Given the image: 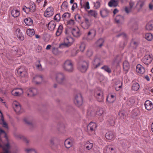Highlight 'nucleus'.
Masks as SVG:
<instances>
[{"instance_id": "nucleus-1", "label": "nucleus", "mask_w": 153, "mask_h": 153, "mask_svg": "<svg viewBox=\"0 0 153 153\" xmlns=\"http://www.w3.org/2000/svg\"><path fill=\"white\" fill-rule=\"evenodd\" d=\"M36 9V5L34 2L28 1L25 5L23 6L22 10L26 13L28 14L30 12H34Z\"/></svg>"}, {"instance_id": "nucleus-2", "label": "nucleus", "mask_w": 153, "mask_h": 153, "mask_svg": "<svg viewBox=\"0 0 153 153\" xmlns=\"http://www.w3.org/2000/svg\"><path fill=\"white\" fill-rule=\"evenodd\" d=\"M74 40L72 37H68L64 38L63 43L59 45V47H67L70 46L74 42Z\"/></svg>"}, {"instance_id": "nucleus-3", "label": "nucleus", "mask_w": 153, "mask_h": 153, "mask_svg": "<svg viewBox=\"0 0 153 153\" xmlns=\"http://www.w3.org/2000/svg\"><path fill=\"white\" fill-rule=\"evenodd\" d=\"M55 79L57 83L61 84H63L66 81L65 75L63 73L60 72L55 74Z\"/></svg>"}, {"instance_id": "nucleus-4", "label": "nucleus", "mask_w": 153, "mask_h": 153, "mask_svg": "<svg viewBox=\"0 0 153 153\" xmlns=\"http://www.w3.org/2000/svg\"><path fill=\"white\" fill-rule=\"evenodd\" d=\"M97 127L96 123L94 122H90L87 126L88 134L91 135L95 134V130Z\"/></svg>"}, {"instance_id": "nucleus-5", "label": "nucleus", "mask_w": 153, "mask_h": 153, "mask_svg": "<svg viewBox=\"0 0 153 153\" xmlns=\"http://www.w3.org/2000/svg\"><path fill=\"white\" fill-rule=\"evenodd\" d=\"M94 96L99 102H102L104 99L103 92L102 90L98 89L94 91Z\"/></svg>"}, {"instance_id": "nucleus-6", "label": "nucleus", "mask_w": 153, "mask_h": 153, "mask_svg": "<svg viewBox=\"0 0 153 153\" xmlns=\"http://www.w3.org/2000/svg\"><path fill=\"white\" fill-rule=\"evenodd\" d=\"M62 67L65 70L68 72H72L74 69L73 64L71 61L69 60L65 61Z\"/></svg>"}, {"instance_id": "nucleus-7", "label": "nucleus", "mask_w": 153, "mask_h": 153, "mask_svg": "<svg viewBox=\"0 0 153 153\" xmlns=\"http://www.w3.org/2000/svg\"><path fill=\"white\" fill-rule=\"evenodd\" d=\"M83 101L82 98L80 93L78 94L75 96L74 102L76 105L78 107L82 105Z\"/></svg>"}, {"instance_id": "nucleus-8", "label": "nucleus", "mask_w": 153, "mask_h": 153, "mask_svg": "<svg viewBox=\"0 0 153 153\" xmlns=\"http://www.w3.org/2000/svg\"><path fill=\"white\" fill-rule=\"evenodd\" d=\"M91 25V21L87 18H85L81 24V26L84 29H88Z\"/></svg>"}, {"instance_id": "nucleus-9", "label": "nucleus", "mask_w": 153, "mask_h": 153, "mask_svg": "<svg viewBox=\"0 0 153 153\" xmlns=\"http://www.w3.org/2000/svg\"><path fill=\"white\" fill-rule=\"evenodd\" d=\"M54 14V9L52 7H49L46 9L44 13V16L46 17H49Z\"/></svg>"}, {"instance_id": "nucleus-10", "label": "nucleus", "mask_w": 153, "mask_h": 153, "mask_svg": "<svg viewBox=\"0 0 153 153\" xmlns=\"http://www.w3.org/2000/svg\"><path fill=\"white\" fill-rule=\"evenodd\" d=\"M71 33L73 36L76 38L79 37L82 34V33L79 29L77 27L72 28L71 30Z\"/></svg>"}, {"instance_id": "nucleus-11", "label": "nucleus", "mask_w": 153, "mask_h": 153, "mask_svg": "<svg viewBox=\"0 0 153 153\" xmlns=\"http://www.w3.org/2000/svg\"><path fill=\"white\" fill-rule=\"evenodd\" d=\"M88 65V62L84 61L78 66V70L81 72H85L86 71Z\"/></svg>"}, {"instance_id": "nucleus-12", "label": "nucleus", "mask_w": 153, "mask_h": 153, "mask_svg": "<svg viewBox=\"0 0 153 153\" xmlns=\"http://www.w3.org/2000/svg\"><path fill=\"white\" fill-rule=\"evenodd\" d=\"M153 59L152 55H145L142 59V62L146 65H148L152 62Z\"/></svg>"}, {"instance_id": "nucleus-13", "label": "nucleus", "mask_w": 153, "mask_h": 153, "mask_svg": "<svg viewBox=\"0 0 153 153\" xmlns=\"http://www.w3.org/2000/svg\"><path fill=\"white\" fill-rule=\"evenodd\" d=\"M23 93V89L20 88H17L13 89L11 91V94L12 95L18 96L22 94Z\"/></svg>"}, {"instance_id": "nucleus-14", "label": "nucleus", "mask_w": 153, "mask_h": 153, "mask_svg": "<svg viewBox=\"0 0 153 153\" xmlns=\"http://www.w3.org/2000/svg\"><path fill=\"white\" fill-rule=\"evenodd\" d=\"M27 95L28 97H32L36 95L37 93V89L34 88H28L26 91Z\"/></svg>"}, {"instance_id": "nucleus-15", "label": "nucleus", "mask_w": 153, "mask_h": 153, "mask_svg": "<svg viewBox=\"0 0 153 153\" xmlns=\"http://www.w3.org/2000/svg\"><path fill=\"white\" fill-rule=\"evenodd\" d=\"M96 34V31L94 29L91 30L88 33L86 39L88 41L91 40L93 39Z\"/></svg>"}, {"instance_id": "nucleus-16", "label": "nucleus", "mask_w": 153, "mask_h": 153, "mask_svg": "<svg viewBox=\"0 0 153 153\" xmlns=\"http://www.w3.org/2000/svg\"><path fill=\"white\" fill-rule=\"evenodd\" d=\"M92 67L93 68H96L99 67L101 64V61L100 59L98 58H94L92 62Z\"/></svg>"}, {"instance_id": "nucleus-17", "label": "nucleus", "mask_w": 153, "mask_h": 153, "mask_svg": "<svg viewBox=\"0 0 153 153\" xmlns=\"http://www.w3.org/2000/svg\"><path fill=\"white\" fill-rule=\"evenodd\" d=\"M136 72L140 74H143L145 72V69L142 65L138 64L136 67Z\"/></svg>"}, {"instance_id": "nucleus-18", "label": "nucleus", "mask_w": 153, "mask_h": 153, "mask_svg": "<svg viewBox=\"0 0 153 153\" xmlns=\"http://www.w3.org/2000/svg\"><path fill=\"white\" fill-rule=\"evenodd\" d=\"M109 11L106 8H102L100 11V14L103 18L107 17L109 13Z\"/></svg>"}, {"instance_id": "nucleus-19", "label": "nucleus", "mask_w": 153, "mask_h": 153, "mask_svg": "<svg viewBox=\"0 0 153 153\" xmlns=\"http://www.w3.org/2000/svg\"><path fill=\"white\" fill-rule=\"evenodd\" d=\"M0 124L3 127L6 128H8V125L6 122L5 121L4 119V117L2 113L0 111Z\"/></svg>"}, {"instance_id": "nucleus-20", "label": "nucleus", "mask_w": 153, "mask_h": 153, "mask_svg": "<svg viewBox=\"0 0 153 153\" xmlns=\"http://www.w3.org/2000/svg\"><path fill=\"white\" fill-rule=\"evenodd\" d=\"M116 97L114 95L109 94L107 97L106 101L110 103H113Z\"/></svg>"}, {"instance_id": "nucleus-21", "label": "nucleus", "mask_w": 153, "mask_h": 153, "mask_svg": "<svg viewBox=\"0 0 153 153\" xmlns=\"http://www.w3.org/2000/svg\"><path fill=\"white\" fill-rule=\"evenodd\" d=\"M105 137L107 139L109 140H112L115 138L114 133L111 131L107 132L105 134Z\"/></svg>"}, {"instance_id": "nucleus-22", "label": "nucleus", "mask_w": 153, "mask_h": 153, "mask_svg": "<svg viewBox=\"0 0 153 153\" xmlns=\"http://www.w3.org/2000/svg\"><path fill=\"white\" fill-rule=\"evenodd\" d=\"M11 14L13 17H17L20 15V11L18 9L14 8L11 11Z\"/></svg>"}, {"instance_id": "nucleus-23", "label": "nucleus", "mask_w": 153, "mask_h": 153, "mask_svg": "<svg viewBox=\"0 0 153 153\" xmlns=\"http://www.w3.org/2000/svg\"><path fill=\"white\" fill-rule=\"evenodd\" d=\"M144 105L146 109L148 110H150L153 108L152 102L149 100H146L145 102Z\"/></svg>"}, {"instance_id": "nucleus-24", "label": "nucleus", "mask_w": 153, "mask_h": 153, "mask_svg": "<svg viewBox=\"0 0 153 153\" xmlns=\"http://www.w3.org/2000/svg\"><path fill=\"white\" fill-rule=\"evenodd\" d=\"M16 34L17 38L20 40H23L24 39V37L22 33L20 32L19 29H17L16 30Z\"/></svg>"}, {"instance_id": "nucleus-25", "label": "nucleus", "mask_w": 153, "mask_h": 153, "mask_svg": "<svg viewBox=\"0 0 153 153\" xmlns=\"http://www.w3.org/2000/svg\"><path fill=\"white\" fill-rule=\"evenodd\" d=\"M43 79L42 77L41 76H36L33 78V81L36 84H39Z\"/></svg>"}, {"instance_id": "nucleus-26", "label": "nucleus", "mask_w": 153, "mask_h": 153, "mask_svg": "<svg viewBox=\"0 0 153 153\" xmlns=\"http://www.w3.org/2000/svg\"><path fill=\"white\" fill-rule=\"evenodd\" d=\"M93 144L89 141H87L84 142V147L87 150H90L93 147Z\"/></svg>"}, {"instance_id": "nucleus-27", "label": "nucleus", "mask_w": 153, "mask_h": 153, "mask_svg": "<svg viewBox=\"0 0 153 153\" xmlns=\"http://www.w3.org/2000/svg\"><path fill=\"white\" fill-rule=\"evenodd\" d=\"M119 3V1L118 0H111L108 3V4L110 7H116Z\"/></svg>"}, {"instance_id": "nucleus-28", "label": "nucleus", "mask_w": 153, "mask_h": 153, "mask_svg": "<svg viewBox=\"0 0 153 153\" xmlns=\"http://www.w3.org/2000/svg\"><path fill=\"white\" fill-rule=\"evenodd\" d=\"M123 67L124 71L126 73H127L129 68V64L127 61H125L124 62L123 64Z\"/></svg>"}, {"instance_id": "nucleus-29", "label": "nucleus", "mask_w": 153, "mask_h": 153, "mask_svg": "<svg viewBox=\"0 0 153 153\" xmlns=\"http://www.w3.org/2000/svg\"><path fill=\"white\" fill-rule=\"evenodd\" d=\"M81 8H84L85 10H89L90 9V4L88 1H85L83 4L80 3Z\"/></svg>"}, {"instance_id": "nucleus-30", "label": "nucleus", "mask_w": 153, "mask_h": 153, "mask_svg": "<svg viewBox=\"0 0 153 153\" xmlns=\"http://www.w3.org/2000/svg\"><path fill=\"white\" fill-rule=\"evenodd\" d=\"M64 144L67 148H69L72 145V141L70 139H68L65 141Z\"/></svg>"}, {"instance_id": "nucleus-31", "label": "nucleus", "mask_w": 153, "mask_h": 153, "mask_svg": "<svg viewBox=\"0 0 153 153\" xmlns=\"http://www.w3.org/2000/svg\"><path fill=\"white\" fill-rule=\"evenodd\" d=\"M56 23L54 21H51L49 22L48 25V29L52 30L54 29L56 26Z\"/></svg>"}, {"instance_id": "nucleus-32", "label": "nucleus", "mask_w": 153, "mask_h": 153, "mask_svg": "<svg viewBox=\"0 0 153 153\" xmlns=\"http://www.w3.org/2000/svg\"><path fill=\"white\" fill-rule=\"evenodd\" d=\"M122 83L120 81L118 80L115 83L114 88L116 91H119L122 88Z\"/></svg>"}, {"instance_id": "nucleus-33", "label": "nucleus", "mask_w": 153, "mask_h": 153, "mask_svg": "<svg viewBox=\"0 0 153 153\" xmlns=\"http://www.w3.org/2000/svg\"><path fill=\"white\" fill-rule=\"evenodd\" d=\"M14 51L16 52L15 53L18 55V56H19L22 55L24 53V51L21 48H16V49L14 50Z\"/></svg>"}, {"instance_id": "nucleus-34", "label": "nucleus", "mask_w": 153, "mask_h": 153, "mask_svg": "<svg viewBox=\"0 0 153 153\" xmlns=\"http://www.w3.org/2000/svg\"><path fill=\"white\" fill-rule=\"evenodd\" d=\"M24 22L27 26H30L33 24V20L31 18L28 17L25 19Z\"/></svg>"}, {"instance_id": "nucleus-35", "label": "nucleus", "mask_w": 153, "mask_h": 153, "mask_svg": "<svg viewBox=\"0 0 153 153\" xmlns=\"http://www.w3.org/2000/svg\"><path fill=\"white\" fill-rule=\"evenodd\" d=\"M140 88L139 84L137 82H134L132 85L131 90L134 91H137Z\"/></svg>"}, {"instance_id": "nucleus-36", "label": "nucleus", "mask_w": 153, "mask_h": 153, "mask_svg": "<svg viewBox=\"0 0 153 153\" xmlns=\"http://www.w3.org/2000/svg\"><path fill=\"white\" fill-rule=\"evenodd\" d=\"M153 21H151L149 22L146 26V29L148 30H151L153 28Z\"/></svg>"}, {"instance_id": "nucleus-37", "label": "nucleus", "mask_w": 153, "mask_h": 153, "mask_svg": "<svg viewBox=\"0 0 153 153\" xmlns=\"http://www.w3.org/2000/svg\"><path fill=\"white\" fill-rule=\"evenodd\" d=\"M135 100L133 97H131L128 99V100L127 104L129 106L133 105L134 103Z\"/></svg>"}, {"instance_id": "nucleus-38", "label": "nucleus", "mask_w": 153, "mask_h": 153, "mask_svg": "<svg viewBox=\"0 0 153 153\" xmlns=\"http://www.w3.org/2000/svg\"><path fill=\"white\" fill-rule=\"evenodd\" d=\"M134 5V3L132 1H130L129 2L130 8L126 7L125 8V10L127 13H129L131 10V9Z\"/></svg>"}, {"instance_id": "nucleus-39", "label": "nucleus", "mask_w": 153, "mask_h": 153, "mask_svg": "<svg viewBox=\"0 0 153 153\" xmlns=\"http://www.w3.org/2000/svg\"><path fill=\"white\" fill-rule=\"evenodd\" d=\"M62 26L61 25H59L56 33V35L57 36H59L61 34L62 32Z\"/></svg>"}, {"instance_id": "nucleus-40", "label": "nucleus", "mask_w": 153, "mask_h": 153, "mask_svg": "<svg viewBox=\"0 0 153 153\" xmlns=\"http://www.w3.org/2000/svg\"><path fill=\"white\" fill-rule=\"evenodd\" d=\"M88 13L90 15L93 16L95 18L97 17V13L95 10H90L88 12Z\"/></svg>"}, {"instance_id": "nucleus-41", "label": "nucleus", "mask_w": 153, "mask_h": 153, "mask_svg": "<svg viewBox=\"0 0 153 153\" xmlns=\"http://www.w3.org/2000/svg\"><path fill=\"white\" fill-rule=\"evenodd\" d=\"M18 75L21 77V78L24 79H26L27 77V71L26 70L21 73H18Z\"/></svg>"}, {"instance_id": "nucleus-42", "label": "nucleus", "mask_w": 153, "mask_h": 153, "mask_svg": "<svg viewBox=\"0 0 153 153\" xmlns=\"http://www.w3.org/2000/svg\"><path fill=\"white\" fill-rule=\"evenodd\" d=\"M103 113V110L102 108H98L96 112V114L97 116H102Z\"/></svg>"}, {"instance_id": "nucleus-43", "label": "nucleus", "mask_w": 153, "mask_h": 153, "mask_svg": "<svg viewBox=\"0 0 153 153\" xmlns=\"http://www.w3.org/2000/svg\"><path fill=\"white\" fill-rule=\"evenodd\" d=\"M104 42V40L102 39H99L96 43L97 46L101 47Z\"/></svg>"}, {"instance_id": "nucleus-44", "label": "nucleus", "mask_w": 153, "mask_h": 153, "mask_svg": "<svg viewBox=\"0 0 153 153\" xmlns=\"http://www.w3.org/2000/svg\"><path fill=\"white\" fill-rule=\"evenodd\" d=\"M27 34L29 36H32L34 35L35 33V31L33 29H28L27 30Z\"/></svg>"}, {"instance_id": "nucleus-45", "label": "nucleus", "mask_w": 153, "mask_h": 153, "mask_svg": "<svg viewBox=\"0 0 153 153\" xmlns=\"http://www.w3.org/2000/svg\"><path fill=\"white\" fill-rule=\"evenodd\" d=\"M153 36L150 33H147L146 34L145 38L148 41H150L153 39Z\"/></svg>"}, {"instance_id": "nucleus-46", "label": "nucleus", "mask_w": 153, "mask_h": 153, "mask_svg": "<svg viewBox=\"0 0 153 153\" xmlns=\"http://www.w3.org/2000/svg\"><path fill=\"white\" fill-rule=\"evenodd\" d=\"M101 69L104 70V71L107 72L108 73H110L111 72V69L108 66L104 65L101 68Z\"/></svg>"}, {"instance_id": "nucleus-47", "label": "nucleus", "mask_w": 153, "mask_h": 153, "mask_svg": "<svg viewBox=\"0 0 153 153\" xmlns=\"http://www.w3.org/2000/svg\"><path fill=\"white\" fill-rule=\"evenodd\" d=\"M85 47L86 45L84 43H82L79 46L80 51L81 52H83L84 51Z\"/></svg>"}, {"instance_id": "nucleus-48", "label": "nucleus", "mask_w": 153, "mask_h": 153, "mask_svg": "<svg viewBox=\"0 0 153 153\" xmlns=\"http://www.w3.org/2000/svg\"><path fill=\"white\" fill-rule=\"evenodd\" d=\"M144 3L145 1L143 0H140L137 2V5L141 8L144 5Z\"/></svg>"}, {"instance_id": "nucleus-49", "label": "nucleus", "mask_w": 153, "mask_h": 153, "mask_svg": "<svg viewBox=\"0 0 153 153\" xmlns=\"http://www.w3.org/2000/svg\"><path fill=\"white\" fill-rule=\"evenodd\" d=\"M27 153H37L35 149H25Z\"/></svg>"}, {"instance_id": "nucleus-50", "label": "nucleus", "mask_w": 153, "mask_h": 153, "mask_svg": "<svg viewBox=\"0 0 153 153\" xmlns=\"http://www.w3.org/2000/svg\"><path fill=\"white\" fill-rule=\"evenodd\" d=\"M94 7L95 9H97L99 8L100 6V4L99 1H97L94 2Z\"/></svg>"}, {"instance_id": "nucleus-51", "label": "nucleus", "mask_w": 153, "mask_h": 153, "mask_svg": "<svg viewBox=\"0 0 153 153\" xmlns=\"http://www.w3.org/2000/svg\"><path fill=\"white\" fill-rule=\"evenodd\" d=\"M79 51L76 49H74L71 51V55L73 56H75L79 52Z\"/></svg>"}, {"instance_id": "nucleus-52", "label": "nucleus", "mask_w": 153, "mask_h": 153, "mask_svg": "<svg viewBox=\"0 0 153 153\" xmlns=\"http://www.w3.org/2000/svg\"><path fill=\"white\" fill-rule=\"evenodd\" d=\"M86 54L88 57H91L93 55L92 51L90 49H88L86 52Z\"/></svg>"}, {"instance_id": "nucleus-53", "label": "nucleus", "mask_w": 153, "mask_h": 153, "mask_svg": "<svg viewBox=\"0 0 153 153\" xmlns=\"http://www.w3.org/2000/svg\"><path fill=\"white\" fill-rule=\"evenodd\" d=\"M26 70L25 67L23 66H21L17 70L18 73H21L23 71Z\"/></svg>"}, {"instance_id": "nucleus-54", "label": "nucleus", "mask_w": 153, "mask_h": 153, "mask_svg": "<svg viewBox=\"0 0 153 153\" xmlns=\"http://www.w3.org/2000/svg\"><path fill=\"white\" fill-rule=\"evenodd\" d=\"M75 23L74 20L72 19H70L68 21L67 24L69 26H72L74 25Z\"/></svg>"}, {"instance_id": "nucleus-55", "label": "nucleus", "mask_w": 153, "mask_h": 153, "mask_svg": "<svg viewBox=\"0 0 153 153\" xmlns=\"http://www.w3.org/2000/svg\"><path fill=\"white\" fill-rule=\"evenodd\" d=\"M24 121L26 124L29 125H32V122L30 121L28 118H25L24 119Z\"/></svg>"}, {"instance_id": "nucleus-56", "label": "nucleus", "mask_w": 153, "mask_h": 153, "mask_svg": "<svg viewBox=\"0 0 153 153\" xmlns=\"http://www.w3.org/2000/svg\"><path fill=\"white\" fill-rule=\"evenodd\" d=\"M15 111L17 114H19L21 112V108L20 105L18 106V107H16L14 108Z\"/></svg>"}, {"instance_id": "nucleus-57", "label": "nucleus", "mask_w": 153, "mask_h": 153, "mask_svg": "<svg viewBox=\"0 0 153 153\" xmlns=\"http://www.w3.org/2000/svg\"><path fill=\"white\" fill-rule=\"evenodd\" d=\"M60 14H56L54 17V19L57 22L59 21L60 19Z\"/></svg>"}, {"instance_id": "nucleus-58", "label": "nucleus", "mask_w": 153, "mask_h": 153, "mask_svg": "<svg viewBox=\"0 0 153 153\" xmlns=\"http://www.w3.org/2000/svg\"><path fill=\"white\" fill-rule=\"evenodd\" d=\"M52 52L53 54H57L58 52V48L54 47H52Z\"/></svg>"}, {"instance_id": "nucleus-59", "label": "nucleus", "mask_w": 153, "mask_h": 153, "mask_svg": "<svg viewBox=\"0 0 153 153\" xmlns=\"http://www.w3.org/2000/svg\"><path fill=\"white\" fill-rule=\"evenodd\" d=\"M13 107L14 108L16 107H18V106L20 105V104L17 101H14L13 103Z\"/></svg>"}, {"instance_id": "nucleus-60", "label": "nucleus", "mask_w": 153, "mask_h": 153, "mask_svg": "<svg viewBox=\"0 0 153 153\" xmlns=\"http://www.w3.org/2000/svg\"><path fill=\"white\" fill-rule=\"evenodd\" d=\"M122 18V17L121 16L119 15L117 16L115 19L116 22L117 24L119 23L120 22V19Z\"/></svg>"}, {"instance_id": "nucleus-61", "label": "nucleus", "mask_w": 153, "mask_h": 153, "mask_svg": "<svg viewBox=\"0 0 153 153\" xmlns=\"http://www.w3.org/2000/svg\"><path fill=\"white\" fill-rule=\"evenodd\" d=\"M68 6V4L66 1H64L62 4L61 7L62 8H67Z\"/></svg>"}, {"instance_id": "nucleus-62", "label": "nucleus", "mask_w": 153, "mask_h": 153, "mask_svg": "<svg viewBox=\"0 0 153 153\" xmlns=\"http://www.w3.org/2000/svg\"><path fill=\"white\" fill-rule=\"evenodd\" d=\"M110 151V146H106L104 149V152H107Z\"/></svg>"}, {"instance_id": "nucleus-63", "label": "nucleus", "mask_w": 153, "mask_h": 153, "mask_svg": "<svg viewBox=\"0 0 153 153\" xmlns=\"http://www.w3.org/2000/svg\"><path fill=\"white\" fill-rule=\"evenodd\" d=\"M77 4L76 3H74L73 6L72 7L71 9L72 10H74L77 7Z\"/></svg>"}, {"instance_id": "nucleus-64", "label": "nucleus", "mask_w": 153, "mask_h": 153, "mask_svg": "<svg viewBox=\"0 0 153 153\" xmlns=\"http://www.w3.org/2000/svg\"><path fill=\"white\" fill-rule=\"evenodd\" d=\"M126 44V42H122L120 43L119 46L120 48H123Z\"/></svg>"}]
</instances>
